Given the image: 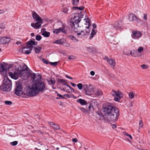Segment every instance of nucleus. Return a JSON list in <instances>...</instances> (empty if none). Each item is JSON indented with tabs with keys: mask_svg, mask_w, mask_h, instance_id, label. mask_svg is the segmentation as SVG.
<instances>
[{
	"mask_svg": "<svg viewBox=\"0 0 150 150\" xmlns=\"http://www.w3.org/2000/svg\"><path fill=\"white\" fill-rule=\"evenodd\" d=\"M31 77V80L34 81L31 86L29 87V91L27 95L30 97H33L37 95L39 93L42 92L44 91L45 88V84L41 81V76L40 75L36 76L35 73L30 74Z\"/></svg>",
	"mask_w": 150,
	"mask_h": 150,
	"instance_id": "obj_1",
	"label": "nucleus"
},
{
	"mask_svg": "<svg viewBox=\"0 0 150 150\" xmlns=\"http://www.w3.org/2000/svg\"><path fill=\"white\" fill-rule=\"evenodd\" d=\"M81 15L76 13L74 14V17L71 18V21L69 22V25L72 28H74V30L75 32H78L80 30V27L78 23L80 22L81 18Z\"/></svg>",
	"mask_w": 150,
	"mask_h": 150,
	"instance_id": "obj_2",
	"label": "nucleus"
},
{
	"mask_svg": "<svg viewBox=\"0 0 150 150\" xmlns=\"http://www.w3.org/2000/svg\"><path fill=\"white\" fill-rule=\"evenodd\" d=\"M24 69H22L19 72H16L14 71L13 72H9L8 74L11 78L15 79H17L19 76H23L24 77L27 78L28 76V68L26 65L24 66Z\"/></svg>",
	"mask_w": 150,
	"mask_h": 150,
	"instance_id": "obj_3",
	"label": "nucleus"
},
{
	"mask_svg": "<svg viewBox=\"0 0 150 150\" xmlns=\"http://www.w3.org/2000/svg\"><path fill=\"white\" fill-rule=\"evenodd\" d=\"M38 42L35 41L34 39H31L27 42V47H24L22 49V52L24 54H29L32 50L33 45H37Z\"/></svg>",
	"mask_w": 150,
	"mask_h": 150,
	"instance_id": "obj_4",
	"label": "nucleus"
},
{
	"mask_svg": "<svg viewBox=\"0 0 150 150\" xmlns=\"http://www.w3.org/2000/svg\"><path fill=\"white\" fill-rule=\"evenodd\" d=\"M104 110L107 114V115L115 112L117 113L119 111L118 109L116 107L110 105H107L104 108Z\"/></svg>",
	"mask_w": 150,
	"mask_h": 150,
	"instance_id": "obj_5",
	"label": "nucleus"
},
{
	"mask_svg": "<svg viewBox=\"0 0 150 150\" xmlns=\"http://www.w3.org/2000/svg\"><path fill=\"white\" fill-rule=\"evenodd\" d=\"M111 94L114 97H115L114 99V100L115 101L119 102L120 99L123 97L122 93L118 91L112 90Z\"/></svg>",
	"mask_w": 150,
	"mask_h": 150,
	"instance_id": "obj_6",
	"label": "nucleus"
},
{
	"mask_svg": "<svg viewBox=\"0 0 150 150\" xmlns=\"http://www.w3.org/2000/svg\"><path fill=\"white\" fill-rule=\"evenodd\" d=\"M119 115V111L117 112V113H116L115 112L109 115H106V116L107 117V120L113 122H114L117 120L118 117Z\"/></svg>",
	"mask_w": 150,
	"mask_h": 150,
	"instance_id": "obj_7",
	"label": "nucleus"
},
{
	"mask_svg": "<svg viewBox=\"0 0 150 150\" xmlns=\"http://www.w3.org/2000/svg\"><path fill=\"white\" fill-rule=\"evenodd\" d=\"M22 83L19 81H17L16 84V88L15 89V93L17 95L20 96L22 93Z\"/></svg>",
	"mask_w": 150,
	"mask_h": 150,
	"instance_id": "obj_8",
	"label": "nucleus"
},
{
	"mask_svg": "<svg viewBox=\"0 0 150 150\" xmlns=\"http://www.w3.org/2000/svg\"><path fill=\"white\" fill-rule=\"evenodd\" d=\"M129 19L130 21H133L134 22L136 23H139L141 21L137 16L133 14H130L128 16Z\"/></svg>",
	"mask_w": 150,
	"mask_h": 150,
	"instance_id": "obj_9",
	"label": "nucleus"
},
{
	"mask_svg": "<svg viewBox=\"0 0 150 150\" xmlns=\"http://www.w3.org/2000/svg\"><path fill=\"white\" fill-rule=\"evenodd\" d=\"M98 103L96 100L95 99H93L91 100L89 106L88 107V110H91V108H92L93 110L96 108L97 105Z\"/></svg>",
	"mask_w": 150,
	"mask_h": 150,
	"instance_id": "obj_10",
	"label": "nucleus"
},
{
	"mask_svg": "<svg viewBox=\"0 0 150 150\" xmlns=\"http://www.w3.org/2000/svg\"><path fill=\"white\" fill-rule=\"evenodd\" d=\"M32 17L33 19L36 21L42 22V20L39 15L35 11L32 12Z\"/></svg>",
	"mask_w": 150,
	"mask_h": 150,
	"instance_id": "obj_11",
	"label": "nucleus"
},
{
	"mask_svg": "<svg viewBox=\"0 0 150 150\" xmlns=\"http://www.w3.org/2000/svg\"><path fill=\"white\" fill-rule=\"evenodd\" d=\"M132 37L135 39L139 38L141 35V32L138 31H132Z\"/></svg>",
	"mask_w": 150,
	"mask_h": 150,
	"instance_id": "obj_12",
	"label": "nucleus"
},
{
	"mask_svg": "<svg viewBox=\"0 0 150 150\" xmlns=\"http://www.w3.org/2000/svg\"><path fill=\"white\" fill-rule=\"evenodd\" d=\"M105 59L111 67L114 69L115 65V60L113 59H109L108 57H106Z\"/></svg>",
	"mask_w": 150,
	"mask_h": 150,
	"instance_id": "obj_13",
	"label": "nucleus"
},
{
	"mask_svg": "<svg viewBox=\"0 0 150 150\" xmlns=\"http://www.w3.org/2000/svg\"><path fill=\"white\" fill-rule=\"evenodd\" d=\"M10 41V38L7 37H2L0 38V44H5Z\"/></svg>",
	"mask_w": 150,
	"mask_h": 150,
	"instance_id": "obj_14",
	"label": "nucleus"
},
{
	"mask_svg": "<svg viewBox=\"0 0 150 150\" xmlns=\"http://www.w3.org/2000/svg\"><path fill=\"white\" fill-rule=\"evenodd\" d=\"M11 87L2 84L1 86V89L4 91H9L11 89Z\"/></svg>",
	"mask_w": 150,
	"mask_h": 150,
	"instance_id": "obj_15",
	"label": "nucleus"
},
{
	"mask_svg": "<svg viewBox=\"0 0 150 150\" xmlns=\"http://www.w3.org/2000/svg\"><path fill=\"white\" fill-rule=\"evenodd\" d=\"M37 22L35 23H32L31 24V26L35 29H37L39 28L42 25V22H40L39 21H36Z\"/></svg>",
	"mask_w": 150,
	"mask_h": 150,
	"instance_id": "obj_16",
	"label": "nucleus"
},
{
	"mask_svg": "<svg viewBox=\"0 0 150 150\" xmlns=\"http://www.w3.org/2000/svg\"><path fill=\"white\" fill-rule=\"evenodd\" d=\"M61 32L65 34L66 33V31L63 28H60L58 29H53V32L54 33L58 34Z\"/></svg>",
	"mask_w": 150,
	"mask_h": 150,
	"instance_id": "obj_17",
	"label": "nucleus"
},
{
	"mask_svg": "<svg viewBox=\"0 0 150 150\" xmlns=\"http://www.w3.org/2000/svg\"><path fill=\"white\" fill-rule=\"evenodd\" d=\"M121 22L116 21L114 23L113 26L116 30H119L121 27Z\"/></svg>",
	"mask_w": 150,
	"mask_h": 150,
	"instance_id": "obj_18",
	"label": "nucleus"
},
{
	"mask_svg": "<svg viewBox=\"0 0 150 150\" xmlns=\"http://www.w3.org/2000/svg\"><path fill=\"white\" fill-rule=\"evenodd\" d=\"M94 88H93L92 86L88 90L86 91L85 92V94L88 95H91L93 94L94 91L95 90L93 89Z\"/></svg>",
	"mask_w": 150,
	"mask_h": 150,
	"instance_id": "obj_19",
	"label": "nucleus"
},
{
	"mask_svg": "<svg viewBox=\"0 0 150 150\" xmlns=\"http://www.w3.org/2000/svg\"><path fill=\"white\" fill-rule=\"evenodd\" d=\"M3 84L12 86L11 81L8 78H5L4 79Z\"/></svg>",
	"mask_w": 150,
	"mask_h": 150,
	"instance_id": "obj_20",
	"label": "nucleus"
},
{
	"mask_svg": "<svg viewBox=\"0 0 150 150\" xmlns=\"http://www.w3.org/2000/svg\"><path fill=\"white\" fill-rule=\"evenodd\" d=\"M49 124L55 130H58L60 128L58 125L54 124L53 122H49Z\"/></svg>",
	"mask_w": 150,
	"mask_h": 150,
	"instance_id": "obj_21",
	"label": "nucleus"
},
{
	"mask_svg": "<svg viewBox=\"0 0 150 150\" xmlns=\"http://www.w3.org/2000/svg\"><path fill=\"white\" fill-rule=\"evenodd\" d=\"M77 103H80L81 105H85L87 104V102L84 99L79 98L76 100Z\"/></svg>",
	"mask_w": 150,
	"mask_h": 150,
	"instance_id": "obj_22",
	"label": "nucleus"
},
{
	"mask_svg": "<svg viewBox=\"0 0 150 150\" xmlns=\"http://www.w3.org/2000/svg\"><path fill=\"white\" fill-rule=\"evenodd\" d=\"M59 82L62 83L63 85H65L69 87L70 89H72V88L69 85H68L67 81L64 79H60L59 80Z\"/></svg>",
	"mask_w": 150,
	"mask_h": 150,
	"instance_id": "obj_23",
	"label": "nucleus"
},
{
	"mask_svg": "<svg viewBox=\"0 0 150 150\" xmlns=\"http://www.w3.org/2000/svg\"><path fill=\"white\" fill-rule=\"evenodd\" d=\"M65 42V40L64 39H61L56 40L54 43L59 44H63Z\"/></svg>",
	"mask_w": 150,
	"mask_h": 150,
	"instance_id": "obj_24",
	"label": "nucleus"
},
{
	"mask_svg": "<svg viewBox=\"0 0 150 150\" xmlns=\"http://www.w3.org/2000/svg\"><path fill=\"white\" fill-rule=\"evenodd\" d=\"M6 72V69L5 66L3 64H1L0 65V72Z\"/></svg>",
	"mask_w": 150,
	"mask_h": 150,
	"instance_id": "obj_25",
	"label": "nucleus"
},
{
	"mask_svg": "<svg viewBox=\"0 0 150 150\" xmlns=\"http://www.w3.org/2000/svg\"><path fill=\"white\" fill-rule=\"evenodd\" d=\"M135 52V50H134L133 51H131L129 53V54L130 55H131V56L132 57H140L141 55L140 54H139L138 53L137 54H135L134 53Z\"/></svg>",
	"mask_w": 150,
	"mask_h": 150,
	"instance_id": "obj_26",
	"label": "nucleus"
},
{
	"mask_svg": "<svg viewBox=\"0 0 150 150\" xmlns=\"http://www.w3.org/2000/svg\"><path fill=\"white\" fill-rule=\"evenodd\" d=\"M42 48L39 46H38L36 47H34L35 52L36 53H39L40 52Z\"/></svg>",
	"mask_w": 150,
	"mask_h": 150,
	"instance_id": "obj_27",
	"label": "nucleus"
},
{
	"mask_svg": "<svg viewBox=\"0 0 150 150\" xmlns=\"http://www.w3.org/2000/svg\"><path fill=\"white\" fill-rule=\"evenodd\" d=\"M92 86L91 85H90L88 86V85L86 84H85L83 85V88L84 90L85 91V92L86 91L88 90L89 88H90Z\"/></svg>",
	"mask_w": 150,
	"mask_h": 150,
	"instance_id": "obj_28",
	"label": "nucleus"
},
{
	"mask_svg": "<svg viewBox=\"0 0 150 150\" xmlns=\"http://www.w3.org/2000/svg\"><path fill=\"white\" fill-rule=\"evenodd\" d=\"M92 86L91 85H90L88 86V85L86 84H85L83 85V88L84 90L85 91V92L86 91L88 90L89 88H90Z\"/></svg>",
	"mask_w": 150,
	"mask_h": 150,
	"instance_id": "obj_29",
	"label": "nucleus"
},
{
	"mask_svg": "<svg viewBox=\"0 0 150 150\" xmlns=\"http://www.w3.org/2000/svg\"><path fill=\"white\" fill-rule=\"evenodd\" d=\"M95 95L97 96L102 95L103 93L102 91L100 89H97L96 90L95 92H94V93Z\"/></svg>",
	"mask_w": 150,
	"mask_h": 150,
	"instance_id": "obj_30",
	"label": "nucleus"
},
{
	"mask_svg": "<svg viewBox=\"0 0 150 150\" xmlns=\"http://www.w3.org/2000/svg\"><path fill=\"white\" fill-rule=\"evenodd\" d=\"M48 82L49 84L54 85L55 83V81L54 78L51 79L50 81H48Z\"/></svg>",
	"mask_w": 150,
	"mask_h": 150,
	"instance_id": "obj_31",
	"label": "nucleus"
},
{
	"mask_svg": "<svg viewBox=\"0 0 150 150\" xmlns=\"http://www.w3.org/2000/svg\"><path fill=\"white\" fill-rule=\"evenodd\" d=\"M74 10H83L84 9V7L83 6L80 7H73Z\"/></svg>",
	"mask_w": 150,
	"mask_h": 150,
	"instance_id": "obj_32",
	"label": "nucleus"
},
{
	"mask_svg": "<svg viewBox=\"0 0 150 150\" xmlns=\"http://www.w3.org/2000/svg\"><path fill=\"white\" fill-rule=\"evenodd\" d=\"M42 34L45 37H48L50 35V33L46 31H45L42 33Z\"/></svg>",
	"mask_w": 150,
	"mask_h": 150,
	"instance_id": "obj_33",
	"label": "nucleus"
},
{
	"mask_svg": "<svg viewBox=\"0 0 150 150\" xmlns=\"http://www.w3.org/2000/svg\"><path fill=\"white\" fill-rule=\"evenodd\" d=\"M84 20H85L86 23H88V26L86 27V28H89L91 25L89 19L88 18H87L86 19H84Z\"/></svg>",
	"mask_w": 150,
	"mask_h": 150,
	"instance_id": "obj_34",
	"label": "nucleus"
},
{
	"mask_svg": "<svg viewBox=\"0 0 150 150\" xmlns=\"http://www.w3.org/2000/svg\"><path fill=\"white\" fill-rule=\"evenodd\" d=\"M69 38L75 42H77L78 41L77 39L74 36L70 35L69 36Z\"/></svg>",
	"mask_w": 150,
	"mask_h": 150,
	"instance_id": "obj_35",
	"label": "nucleus"
},
{
	"mask_svg": "<svg viewBox=\"0 0 150 150\" xmlns=\"http://www.w3.org/2000/svg\"><path fill=\"white\" fill-rule=\"evenodd\" d=\"M128 95L130 99H132L134 97V94L133 92H129V93Z\"/></svg>",
	"mask_w": 150,
	"mask_h": 150,
	"instance_id": "obj_36",
	"label": "nucleus"
},
{
	"mask_svg": "<svg viewBox=\"0 0 150 150\" xmlns=\"http://www.w3.org/2000/svg\"><path fill=\"white\" fill-rule=\"evenodd\" d=\"M123 134L125 136L128 137L131 139H132V136L130 134L127 133L125 132H123Z\"/></svg>",
	"mask_w": 150,
	"mask_h": 150,
	"instance_id": "obj_37",
	"label": "nucleus"
},
{
	"mask_svg": "<svg viewBox=\"0 0 150 150\" xmlns=\"http://www.w3.org/2000/svg\"><path fill=\"white\" fill-rule=\"evenodd\" d=\"M144 48L142 47H139L137 49V51L138 52V53L139 54V53L143 52L144 51Z\"/></svg>",
	"mask_w": 150,
	"mask_h": 150,
	"instance_id": "obj_38",
	"label": "nucleus"
},
{
	"mask_svg": "<svg viewBox=\"0 0 150 150\" xmlns=\"http://www.w3.org/2000/svg\"><path fill=\"white\" fill-rule=\"evenodd\" d=\"M68 9L66 7H64L63 8L62 11L65 14H67L68 13Z\"/></svg>",
	"mask_w": 150,
	"mask_h": 150,
	"instance_id": "obj_39",
	"label": "nucleus"
},
{
	"mask_svg": "<svg viewBox=\"0 0 150 150\" xmlns=\"http://www.w3.org/2000/svg\"><path fill=\"white\" fill-rule=\"evenodd\" d=\"M96 33L94 29H93L91 33V34L90 37L91 38H93V36L96 34Z\"/></svg>",
	"mask_w": 150,
	"mask_h": 150,
	"instance_id": "obj_40",
	"label": "nucleus"
},
{
	"mask_svg": "<svg viewBox=\"0 0 150 150\" xmlns=\"http://www.w3.org/2000/svg\"><path fill=\"white\" fill-rule=\"evenodd\" d=\"M79 108L81 110V111L83 113H87L88 111V110L83 107Z\"/></svg>",
	"mask_w": 150,
	"mask_h": 150,
	"instance_id": "obj_41",
	"label": "nucleus"
},
{
	"mask_svg": "<svg viewBox=\"0 0 150 150\" xmlns=\"http://www.w3.org/2000/svg\"><path fill=\"white\" fill-rule=\"evenodd\" d=\"M83 85L81 83H79L77 85V86L78 89L79 90H81L82 89L83 87Z\"/></svg>",
	"mask_w": 150,
	"mask_h": 150,
	"instance_id": "obj_42",
	"label": "nucleus"
},
{
	"mask_svg": "<svg viewBox=\"0 0 150 150\" xmlns=\"http://www.w3.org/2000/svg\"><path fill=\"white\" fill-rule=\"evenodd\" d=\"M141 67L142 69H147L149 66L147 65L143 64L141 65Z\"/></svg>",
	"mask_w": 150,
	"mask_h": 150,
	"instance_id": "obj_43",
	"label": "nucleus"
},
{
	"mask_svg": "<svg viewBox=\"0 0 150 150\" xmlns=\"http://www.w3.org/2000/svg\"><path fill=\"white\" fill-rule=\"evenodd\" d=\"M42 38L41 35H37L35 37L36 40L37 41H40Z\"/></svg>",
	"mask_w": 150,
	"mask_h": 150,
	"instance_id": "obj_44",
	"label": "nucleus"
},
{
	"mask_svg": "<svg viewBox=\"0 0 150 150\" xmlns=\"http://www.w3.org/2000/svg\"><path fill=\"white\" fill-rule=\"evenodd\" d=\"M72 3L74 5H76L79 3V0H72Z\"/></svg>",
	"mask_w": 150,
	"mask_h": 150,
	"instance_id": "obj_45",
	"label": "nucleus"
},
{
	"mask_svg": "<svg viewBox=\"0 0 150 150\" xmlns=\"http://www.w3.org/2000/svg\"><path fill=\"white\" fill-rule=\"evenodd\" d=\"M18 143L17 141H15L10 143L11 145L13 146H15Z\"/></svg>",
	"mask_w": 150,
	"mask_h": 150,
	"instance_id": "obj_46",
	"label": "nucleus"
},
{
	"mask_svg": "<svg viewBox=\"0 0 150 150\" xmlns=\"http://www.w3.org/2000/svg\"><path fill=\"white\" fill-rule=\"evenodd\" d=\"M5 103L6 105H11L12 104V102L10 101H6Z\"/></svg>",
	"mask_w": 150,
	"mask_h": 150,
	"instance_id": "obj_47",
	"label": "nucleus"
},
{
	"mask_svg": "<svg viewBox=\"0 0 150 150\" xmlns=\"http://www.w3.org/2000/svg\"><path fill=\"white\" fill-rule=\"evenodd\" d=\"M76 58L74 56L71 55L69 57V60H73L74 59Z\"/></svg>",
	"mask_w": 150,
	"mask_h": 150,
	"instance_id": "obj_48",
	"label": "nucleus"
},
{
	"mask_svg": "<svg viewBox=\"0 0 150 150\" xmlns=\"http://www.w3.org/2000/svg\"><path fill=\"white\" fill-rule=\"evenodd\" d=\"M139 127H142V128L143 127V122L142 120H140L139 121Z\"/></svg>",
	"mask_w": 150,
	"mask_h": 150,
	"instance_id": "obj_49",
	"label": "nucleus"
},
{
	"mask_svg": "<svg viewBox=\"0 0 150 150\" xmlns=\"http://www.w3.org/2000/svg\"><path fill=\"white\" fill-rule=\"evenodd\" d=\"M87 30H84L85 32V33L86 34V35L88 34L90 32V30L89 29V28H87Z\"/></svg>",
	"mask_w": 150,
	"mask_h": 150,
	"instance_id": "obj_50",
	"label": "nucleus"
},
{
	"mask_svg": "<svg viewBox=\"0 0 150 150\" xmlns=\"http://www.w3.org/2000/svg\"><path fill=\"white\" fill-rule=\"evenodd\" d=\"M57 63H58V62H50V64H51L52 65H53L54 66H56L57 64Z\"/></svg>",
	"mask_w": 150,
	"mask_h": 150,
	"instance_id": "obj_51",
	"label": "nucleus"
},
{
	"mask_svg": "<svg viewBox=\"0 0 150 150\" xmlns=\"http://www.w3.org/2000/svg\"><path fill=\"white\" fill-rule=\"evenodd\" d=\"M55 93L57 94V95L59 97H60L62 98H64V97L63 96L61 95V94H59L58 93L57 91L55 92Z\"/></svg>",
	"mask_w": 150,
	"mask_h": 150,
	"instance_id": "obj_52",
	"label": "nucleus"
},
{
	"mask_svg": "<svg viewBox=\"0 0 150 150\" xmlns=\"http://www.w3.org/2000/svg\"><path fill=\"white\" fill-rule=\"evenodd\" d=\"M143 18L145 20H147V16L146 14H144Z\"/></svg>",
	"mask_w": 150,
	"mask_h": 150,
	"instance_id": "obj_53",
	"label": "nucleus"
},
{
	"mask_svg": "<svg viewBox=\"0 0 150 150\" xmlns=\"http://www.w3.org/2000/svg\"><path fill=\"white\" fill-rule=\"evenodd\" d=\"M98 116L100 117L99 120H102L104 118L103 117L101 116V115H100V114H98Z\"/></svg>",
	"mask_w": 150,
	"mask_h": 150,
	"instance_id": "obj_54",
	"label": "nucleus"
},
{
	"mask_svg": "<svg viewBox=\"0 0 150 150\" xmlns=\"http://www.w3.org/2000/svg\"><path fill=\"white\" fill-rule=\"evenodd\" d=\"M42 61L43 63H44L46 64H48V62L47 61H46V60H45L44 59H43L42 60Z\"/></svg>",
	"mask_w": 150,
	"mask_h": 150,
	"instance_id": "obj_55",
	"label": "nucleus"
},
{
	"mask_svg": "<svg viewBox=\"0 0 150 150\" xmlns=\"http://www.w3.org/2000/svg\"><path fill=\"white\" fill-rule=\"evenodd\" d=\"M76 98L72 94H69V98Z\"/></svg>",
	"mask_w": 150,
	"mask_h": 150,
	"instance_id": "obj_56",
	"label": "nucleus"
},
{
	"mask_svg": "<svg viewBox=\"0 0 150 150\" xmlns=\"http://www.w3.org/2000/svg\"><path fill=\"white\" fill-rule=\"evenodd\" d=\"M90 73L91 75L92 76H94L95 74V72L93 71H91Z\"/></svg>",
	"mask_w": 150,
	"mask_h": 150,
	"instance_id": "obj_57",
	"label": "nucleus"
},
{
	"mask_svg": "<svg viewBox=\"0 0 150 150\" xmlns=\"http://www.w3.org/2000/svg\"><path fill=\"white\" fill-rule=\"evenodd\" d=\"M81 34L82 35H86V33H85V32L83 30H81Z\"/></svg>",
	"mask_w": 150,
	"mask_h": 150,
	"instance_id": "obj_58",
	"label": "nucleus"
},
{
	"mask_svg": "<svg viewBox=\"0 0 150 150\" xmlns=\"http://www.w3.org/2000/svg\"><path fill=\"white\" fill-rule=\"evenodd\" d=\"M72 141L73 142H77L78 140L76 138H74L72 139Z\"/></svg>",
	"mask_w": 150,
	"mask_h": 150,
	"instance_id": "obj_59",
	"label": "nucleus"
},
{
	"mask_svg": "<svg viewBox=\"0 0 150 150\" xmlns=\"http://www.w3.org/2000/svg\"><path fill=\"white\" fill-rule=\"evenodd\" d=\"M80 30L79 31V32H80ZM79 32V31L78 32H77V35H78V36H79V35H80L81 34V32H79V33H78Z\"/></svg>",
	"mask_w": 150,
	"mask_h": 150,
	"instance_id": "obj_60",
	"label": "nucleus"
},
{
	"mask_svg": "<svg viewBox=\"0 0 150 150\" xmlns=\"http://www.w3.org/2000/svg\"><path fill=\"white\" fill-rule=\"evenodd\" d=\"M92 26L94 28H95L96 27V25L95 23H93L92 25Z\"/></svg>",
	"mask_w": 150,
	"mask_h": 150,
	"instance_id": "obj_61",
	"label": "nucleus"
},
{
	"mask_svg": "<svg viewBox=\"0 0 150 150\" xmlns=\"http://www.w3.org/2000/svg\"><path fill=\"white\" fill-rule=\"evenodd\" d=\"M65 76L67 78H68V79H73V78L72 77H70L68 75H66Z\"/></svg>",
	"mask_w": 150,
	"mask_h": 150,
	"instance_id": "obj_62",
	"label": "nucleus"
},
{
	"mask_svg": "<svg viewBox=\"0 0 150 150\" xmlns=\"http://www.w3.org/2000/svg\"><path fill=\"white\" fill-rule=\"evenodd\" d=\"M117 127V126L116 125H115L114 124H113L112 125V128L113 129H115Z\"/></svg>",
	"mask_w": 150,
	"mask_h": 150,
	"instance_id": "obj_63",
	"label": "nucleus"
},
{
	"mask_svg": "<svg viewBox=\"0 0 150 150\" xmlns=\"http://www.w3.org/2000/svg\"><path fill=\"white\" fill-rule=\"evenodd\" d=\"M71 84L73 86L75 87L76 86V84L74 83H71Z\"/></svg>",
	"mask_w": 150,
	"mask_h": 150,
	"instance_id": "obj_64",
	"label": "nucleus"
}]
</instances>
